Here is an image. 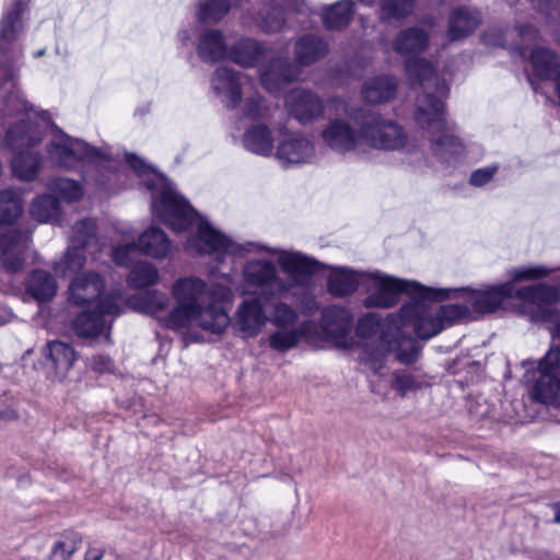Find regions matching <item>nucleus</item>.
<instances>
[{
    "instance_id": "ea45409f",
    "label": "nucleus",
    "mask_w": 560,
    "mask_h": 560,
    "mask_svg": "<svg viewBox=\"0 0 560 560\" xmlns=\"http://www.w3.org/2000/svg\"><path fill=\"white\" fill-rule=\"evenodd\" d=\"M27 291L35 300L44 302L55 296L57 284L48 272L35 270L27 280Z\"/></svg>"
},
{
    "instance_id": "5fc2aeb1",
    "label": "nucleus",
    "mask_w": 560,
    "mask_h": 560,
    "mask_svg": "<svg viewBox=\"0 0 560 560\" xmlns=\"http://www.w3.org/2000/svg\"><path fill=\"white\" fill-rule=\"evenodd\" d=\"M517 35L523 42L535 40L538 37V32L532 25H520L516 27Z\"/></svg>"
},
{
    "instance_id": "1a4fd4ad",
    "label": "nucleus",
    "mask_w": 560,
    "mask_h": 560,
    "mask_svg": "<svg viewBox=\"0 0 560 560\" xmlns=\"http://www.w3.org/2000/svg\"><path fill=\"white\" fill-rule=\"evenodd\" d=\"M22 212V201L13 190L0 191V262L11 272L19 271L27 257L30 236L11 228Z\"/></svg>"
},
{
    "instance_id": "f03ea898",
    "label": "nucleus",
    "mask_w": 560,
    "mask_h": 560,
    "mask_svg": "<svg viewBox=\"0 0 560 560\" xmlns=\"http://www.w3.org/2000/svg\"><path fill=\"white\" fill-rule=\"evenodd\" d=\"M12 110L26 112L31 115V121L35 131H39L42 140L46 139V156L54 166L63 170H74L80 164H85L89 170L83 179L88 185H93L100 190H114L118 186L119 170L121 167L120 154L109 145L95 148L85 141L72 138L60 130L51 120L46 110H36L16 91L14 94Z\"/></svg>"
},
{
    "instance_id": "423d86ee",
    "label": "nucleus",
    "mask_w": 560,
    "mask_h": 560,
    "mask_svg": "<svg viewBox=\"0 0 560 560\" xmlns=\"http://www.w3.org/2000/svg\"><path fill=\"white\" fill-rule=\"evenodd\" d=\"M398 318L389 316L384 323L375 314L363 316L357 326L360 337L359 358L374 374L385 375L386 358L395 352L401 363L413 362L419 353L418 342L407 336Z\"/></svg>"
},
{
    "instance_id": "052dcab7",
    "label": "nucleus",
    "mask_w": 560,
    "mask_h": 560,
    "mask_svg": "<svg viewBox=\"0 0 560 560\" xmlns=\"http://www.w3.org/2000/svg\"><path fill=\"white\" fill-rule=\"evenodd\" d=\"M10 317H11V313H10V312H7V313L4 314V316H3V318H2V319H0V324L5 323L7 320H9V319H10Z\"/></svg>"
},
{
    "instance_id": "473e14b6",
    "label": "nucleus",
    "mask_w": 560,
    "mask_h": 560,
    "mask_svg": "<svg viewBox=\"0 0 560 560\" xmlns=\"http://www.w3.org/2000/svg\"><path fill=\"white\" fill-rule=\"evenodd\" d=\"M270 49L262 43L242 37L230 48L229 59L236 65L249 68L255 67L269 56Z\"/></svg>"
},
{
    "instance_id": "13d9d810",
    "label": "nucleus",
    "mask_w": 560,
    "mask_h": 560,
    "mask_svg": "<svg viewBox=\"0 0 560 560\" xmlns=\"http://www.w3.org/2000/svg\"><path fill=\"white\" fill-rule=\"evenodd\" d=\"M553 510H555L553 523L560 524V503H556L553 505Z\"/></svg>"
},
{
    "instance_id": "bb28decb",
    "label": "nucleus",
    "mask_w": 560,
    "mask_h": 560,
    "mask_svg": "<svg viewBox=\"0 0 560 560\" xmlns=\"http://www.w3.org/2000/svg\"><path fill=\"white\" fill-rule=\"evenodd\" d=\"M170 299L166 293L159 290H144L125 299L122 296L121 312L127 306L136 312L148 314L159 320L164 327L163 319L167 316Z\"/></svg>"
},
{
    "instance_id": "e433bc0d",
    "label": "nucleus",
    "mask_w": 560,
    "mask_h": 560,
    "mask_svg": "<svg viewBox=\"0 0 560 560\" xmlns=\"http://www.w3.org/2000/svg\"><path fill=\"white\" fill-rule=\"evenodd\" d=\"M236 0H198L194 14L200 23L217 24L230 12Z\"/></svg>"
},
{
    "instance_id": "7c9ffc66",
    "label": "nucleus",
    "mask_w": 560,
    "mask_h": 560,
    "mask_svg": "<svg viewBox=\"0 0 560 560\" xmlns=\"http://www.w3.org/2000/svg\"><path fill=\"white\" fill-rule=\"evenodd\" d=\"M529 63L532 66V74L528 77L534 90V79L539 81H551V79L560 73V56L548 47H534L529 51Z\"/></svg>"
},
{
    "instance_id": "680f3d73",
    "label": "nucleus",
    "mask_w": 560,
    "mask_h": 560,
    "mask_svg": "<svg viewBox=\"0 0 560 560\" xmlns=\"http://www.w3.org/2000/svg\"><path fill=\"white\" fill-rule=\"evenodd\" d=\"M44 54H45V49H40V50H38V51H36V52L34 54V57H35V58H39V57L44 56Z\"/></svg>"
},
{
    "instance_id": "4be33fe9",
    "label": "nucleus",
    "mask_w": 560,
    "mask_h": 560,
    "mask_svg": "<svg viewBox=\"0 0 560 560\" xmlns=\"http://www.w3.org/2000/svg\"><path fill=\"white\" fill-rule=\"evenodd\" d=\"M104 281L96 272H83L78 275L70 283L69 300L75 305H91L100 307L108 304L122 305V295L120 292L104 295Z\"/></svg>"
},
{
    "instance_id": "c03bdc74",
    "label": "nucleus",
    "mask_w": 560,
    "mask_h": 560,
    "mask_svg": "<svg viewBox=\"0 0 560 560\" xmlns=\"http://www.w3.org/2000/svg\"><path fill=\"white\" fill-rule=\"evenodd\" d=\"M555 269L544 265H522L506 270V276L513 285L515 282L535 281L549 276Z\"/></svg>"
},
{
    "instance_id": "864d4df0",
    "label": "nucleus",
    "mask_w": 560,
    "mask_h": 560,
    "mask_svg": "<svg viewBox=\"0 0 560 560\" xmlns=\"http://www.w3.org/2000/svg\"><path fill=\"white\" fill-rule=\"evenodd\" d=\"M94 371L104 373L112 371L113 362L107 355H95L91 361Z\"/></svg>"
},
{
    "instance_id": "c756f323",
    "label": "nucleus",
    "mask_w": 560,
    "mask_h": 560,
    "mask_svg": "<svg viewBox=\"0 0 560 560\" xmlns=\"http://www.w3.org/2000/svg\"><path fill=\"white\" fill-rule=\"evenodd\" d=\"M198 57L207 63H215L229 59L230 48L224 33L217 28H206L198 36Z\"/></svg>"
},
{
    "instance_id": "f3484780",
    "label": "nucleus",
    "mask_w": 560,
    "mask_h": 560,
    "mask_svg": "<svg viewBox=\"0 0 560 560\" xmlns=\"http://www.w3.org/2000/svg\"><path fill=\"white\" fill-rule=\"evenodd\" d=\"M96 224L92 219H85L73 226L68 250L60 260L55 262V272L68 277L81 270L86 261L84 253L93 255L98 247Z\"/></svg>"
},
{
    "instance_id": "5701e85b",
    "label": "nucleus",
    "mask_w": 560,
    "mask_h": 560,
    "mask_svg": "<svg viewBox=\"0 0 560 560\" xmlns=\"http://www.w3.org/2000/svg\"><path fill=\"white\" fill-rule=\"evenodd\" d=\"M121 313L120 304L93 307L79 314L72 324L75 335L85 339L109 340L110 325L114 316Z\"/></svg>"
},
{
    "instance_id": "4c0bfd02",
    "label": "nucleus",
    "mask_w": 560,
    "mask_h": 560,
    "mask_svg": "<svg viewBox=\"0 0 560 560\" xmlns=\"http://www.w3.org/2000/svg\"><path fill=\"white\" fill-rule=\"evenodd\" d=\"M477 11L466 8L453 12L450 19L448 37L451 40L460 39L470 34L479 24Z\"/></svg>"
},
{
    "instance_id": "ddd939ff",
    "label": "nucleus",
    "mask_w": 560,
    "mask_h": 560,
    "mask_svg": "<svg viewBox=\"0 0 560 560\" xmlns=\"http://www.w3.org/2000/svg\"><path fill=\"white\" fill-rule=\"evenodd\" d=\"M365 299L363 304L366 307L388 308L394 306L400 293H406L410 299L433 298L434 288L424 287L417 281L395 278L378 270L365 271L363 280Z\"/></svg>"
},
{
    "instance_id": "c85d7f7f",
    "label": "nucleus",
    "mask_w": 560,
    "mask_h": 560,
    "mask_svg": "<svg viewBox=\"0 0 560 560\" xmlns=\"http://www.w3.org/2000/svg\"><path fill=\"white\" fill-rule=\"evenodd\" d=\"M322 265L315 275L324 268L328 270L327 291L332 296L346 298L354 293L359 287H363L365 271L342 266H326L323 262Z\"/></svg>"
},
{
    "instance_id": "a211bd4d",
    "label": "nucleus",
    "mask_w": 560,
    "mask_h": 560,
    "mask_svg": "<svg viewBox=\"0 0 560 560\" xmlns=\"http://www.w3.org/2000/svg\"><path fill=\"white\" fill-rule=\"evenodd\" d=\"M445 300L412 296L393 317L398 318L402 327H411L419 338L429 339L444 329L439 310L431 303Z\"/></svg>"
},
{
    "instance_id": "f704fd0d",
    "label": "nucleus",
    "mask_w": 560,
    "mask_h": 560,
    "mask_svg": "<svg viewBox=\"0 0 560 560\" xmlns=\"http://www.w3.org/2000/svg\"><path fill=\"white\" fill-rule=\"evenodd\" d=\"M47 358L50 363L48 374L54 380L61 381L75 361V351L70 345L55 340L47 345Z\"/></svg>"
},
{
    "instance_id": "6e6552de",
    "label": "nucleus",
    "mask_w": 560,
    "mask_h": 560,
    "mask_svg": "<svg viewBox=\"0 0 560 560\" xmlns=\"http://www.w3.org/2000/svg\"><path fill=\"white\" fill-rule=\"evenodd\" d=\"M428 35L418 27H410L398 33L393 43V49L405 58V71L411 85H420L424 95L446 96L447 85L441 79L431 62L417 58L428 47Z\"/></svg>"
},
{
    "instance_id": "a19ab883",
    "label": "nucleus",
    "mask_w": 560,
    "mask_h": 560,
    "mask_svg": "<svg viewBox=\"0 0 560 560\" xmlns=\"http://www.w3.org/2000/svg\"><path fill=\"white\" fill-rule=\"evenodd\" d=\"M81 545L82 537L79 533L66 530L52 542L48 558L49 560H71Z\"/></svg>"
},
{
    "instance_id": "20e7f679",
    "label": "nucleus",
    "mask_w": 560,
    "mask_h": 560,
    "mask_svg": "<svg viewBox=\"0 0 560 560\" xmlns=\"http://www.w3.org/2000/svg\"><path fill=\"white\" fill-rule=\"evenodd\" d=\"M222 278L223 282L214 280L210 284L195 276L176 279L171 287L175 306L163 319L164 327L176 331L194 328L213 334L224 331L230 317L222 302L230 301L233 295V277L224 273Z\"/></svg>"
},
{
    "instance_id": "49530a36",
    "label": "nucleus",
    "mask_w": 560,
    "mask_h": 560,
    "mask_svg": "<svg viewBox=\"0 0 560 560\" xmlns=\"http://www.w3.org/2000/svg\"><path fill=\"white\" fill-rule=\"evenodd\" d=\"M383 19H400L411 13L413 0H381Z\"/></svg>"
},
{
    "instance_id": "f8f14e48",
    "label": "nucleus",
    "mask_w": 560,
    "mask_h": 560,
    "mask_svg": "<svg viewBox=\"0 0 560 560\" xmlns=\"http://www.w3.org/2000/svg\"><path fill=\"white\" fill-rule=\"evenodd\" d=\"M22 0H16L13 8L0 20V83L8 92V106L12 108L14 94L20 91L14 62L21 58V49L14 40L23 31Z\"/></svg>"
},
{
    "instance_id": "f257e3e1",
    "label": "nucleus",
    "mask_w": 560,
    "mask_h": 560,
    "mask_svg": "<svg viewBox=\"0 0 560 560\" xmlns=\"http://www.w3.org/2000/svg\"><path fill=\"white\" fill-rule=\"evenodd\" d=\"M125 160L140 183L151 191L152 215L175 232H189L186 249L213 256L219 262L226 257L255 250L256 245L237 242L217 230L207 218L197 213L189 202L176 191L173 184L160 172L135 154H125Z\"/></svg>"
},
{
    "instance_id": "2eb2a0df",
    "label": "nucleus",
    "mask_w": 560,
    "mask_h": 560,
    "mask_svg": "<svg viewBox=\"0 0 560 560\" xmlns=\"http://www.w3.org/2000/svg\"><path fill=\"white\" fill-rule=\"evenodd\" d=\"M335 114L320 131L323 143L338 154L354 152L363 144L361 137L362 114H355L342 100H331Z\"/></svg>"
},
{
    "instance_id": "cd10ccee",
    "label": "nucleus",
    "mask_w": 560,
    "mask_h": 560,
    "mask_svg": "<svg viewBox=\"0 0 560 560\" xmlns=\"http://www.w3.org/2000/svg\"><path fill=\"white\" fill-rule=\"evenodd\" d=\"M323 329L327 339L332 341L336 347L349 349L353 346L350 335L351 320L342 307L330 306L323 312Z\"/></svg>"
},
{
    "instance_id": "3c124183",
    "label": "nucleus",
    "mask_w": 560,
    "mask_h": 560,
    "mask_svg": "<svg viewBox=\"0 0 560 560\" xmlns=\"http://www.w3.org/2000/svg\"><path fill=\"white\" fill-rule=\"evenodd\" d=\"M299 306L304 315H311L319 310V303L312 294H303L299 300Z\"/></svg>"
},
{
    "instance_id": "09e8293b",
    "label": "nucleus",
    "mask_w": 560,
    "mask_h": 560,
    "mask_svg": "<svg viewBox=\"0 0 560 560\" xmlns=\"http://www.w3.org/2000/svg\"><path fill=\"white\" fill-rule=\"evenodd\" d=\"M283 10L281 8H271L266 15L261 16L260 25L266 32H277L283 26Z\"/></svg>"
},
{
    "instance_id": "9b49d317",
    "label": "nucleus",
    "mask_w": 560,
    "mask_h": 560,
    "mask_svg": "<svg viewBox=\"0 0 560 560\" xmlns=\"http://www.w3.org/2000/svg\"><path fill=\"white\" fill-rule=\"evenodd\" d=\"M210 83L221 102L230 109L240 108L242 117L268 118L275 109V106L258 94L246 96L242 103L241 73L231 68H217L211 75Z\"/></svg>"
},
{
    "instance_id": "c9c22d12",
    "label": "nucleus",
    "mask_w": 560,
    "mask_h": 560,
    "mask_svg": "<svg viewBox=\"0 0 560 560\" xmlns=\"http://www.w3.org/2000/svg\"><path fill=\"white\" fill-rule=\"evenodd\" d=\"M361 3L373 5L375 0H341L325 8L320 14L324 25L329 30H339L350 22L354 5Z\"/></svg>"
},
{
    "instance_id": "9d476101",
    "label": "nucleus",
    "mask_w": 560,
    "mask_h": 560,
    "mask_svg": "<svg viewBox=\"0 0 560 560\" xmlns=\"http://www.w3.org/2000/svg\"><path fill=\"white\" fill-rule=\"evenodd\" d=\"M328 51V44L313 35L303 36L295 42L294 63L282 57H270L269 62L260 70V82L269 92H277L285 83L299 75V66H308Z\"/></svg>"
},
{
    "instance_id": "7ed1b4c3",
    "label": "nucleus",
    "mask_w": 560,
    "mask_h": 560,
    "mask_svg": "<svg viewBox=\"0 0 560 560\" xmlns=\"http://www.w3.org/2000/svg\"><path fill=\"white\" fill-rule=\"evenodd\" d=\"M256 245L255 250L237 255L249 257L242 267L243 290L246 293H261L280 300L295 296V290L306 288L315 273L323 267L315 257L301 250L270 247L260 242L246 241Z\"/></svg>"
},
{
    "instance_id": "6e6d98bb",
    "label": "nucleus",
    "mask_w": 560,
    "mask_h": 560,
    "mask_svg": "<svg viewBox=\"0 0 560 560\" xmlns=\"http://www.w3.org/2000/svg\"><path fill=\"white\" fill-rule=\"evenodd\" d=\"M483 42L487 45H491V46H504L506 40L504 39L502 32L499 31L497 34L493 31V32L486 33L483 35Z\"/></svg>"
},
{
    "instance_id": "a878e982",
    "label": "nucleus",
    "mask_w": 560,
    "mask_h": 560,
    "mask_svg": "<svg viewBox=\"0 0 560 560\" xmlns=\"http://www.w3.org/2000/svg\"><path fill=\"white\" fill-rule=\"evenodd\" d=\"M285 108L302 125L318 119L324 113L320 97L304 89H294L285 96Z\"/></svg>"
},
{
    "instance_id": "0eeeda50",
    "label": "nucleus",
    "mask_w": 560,
    "mask_h": 560,
    "mask_svg": "<svg viewBox=\"0 0 560 560\" xmlns=\"http://www.w3.org/2000/svg\"><path fill=\"white\" fill-rule=\"evenodd\" d=\"M444 96H418L415 109L417 124L430 133V150L435 161L444 168H456L482 156L481 147L458 137L446 120Z\"/></svg>"
},
{
    "instance_id": "393cba45",
    "label": "nucleus",
    "mask_w": 560,
    "mask_h": 560,
    "mask_svg": "<svg viewBox=\"0 0 560 560\" xmlns=\"http://www.w3.org/2000/svg\"><path fill=\"white\" fill-rule=\"evenodd\" d=\"M539 373L533 387V396L544 404H549L560 395V347H550L539 362Z\"/></svg>"
},
{
    "instance_id": "bf43d9fd",
    "label": "nucleus",
    "mask_w": 560,
    "mask_h": 560,
    "mask_svg": "<svg viewBox=\"0 0 560 560\" xmlns=\"http://www.w3.org/2000/svg\"><path fill=\"white\" fill-rule=\"evenodd\" d=\"M290 7H294L296 11H302V8L299 4V0H288Z\"/></svg>"
},
{
    "instance_id": "b1692460",
    "label": "nucleus",
    "mask_w": 560,
    "mask_h": 560,
    "mask_svg": "<svg viewBox=\"0 0 560 560\" xmlns=\"http://www.w3.org/2000/svg\"><path fill=\"white\" fill-rule=\"evenodd\" d=\"M316 155L314 142L307 137L290 131H280L273 158L283 167L312 163Z\"/></svg>"
},
{
    "instance_id": "4d7b16f0",
    "label": "nucleus",
    "mask_w": 560,
    "mask_h": 560,
    "mask_svg": "<svg viewBox=\"0 0 560 560\" xmlns=\"http://www.w3.org/2000/svg\"><path fill=\"white\" fill-rule=\"evenodd\" d=\"M104 549L96 546H90L83 557V560H103Z\"/></svg>"
},
{
    "instance_id": "72a5a7b5",
    "label": "nucleus",
    "mask_w": 560,
    "mask_h": 560,
    "mask_svg": "<svg viewBox=\"0 0 560 560\" xmlns=\"http://www.w3.org/2000/svg\"><path fill=\"white\" fill-rule=\"evenodd\" d=\"M242 142L247 151L259 156H273L276 151L272 130L262 122L248 126L243 135Z\"/></svg>"
},
{
    "instance_id": "dca6fc26",
    "label": "nucleus",
    "mask_w": 560,
    "mask_h": 560,
    "mask_svg": "<svg viewBox=\"0 0 560 560\" xmlns=\"http://www.w3.org/2000/svg\"><path fill=\"white\" fill-rule=\"evenodd\" d=\"M511 282H502L493 285H482L478 289L462 288H434L435 299H452L468 303L474 319L477 315L495 312L505 300L516 296L517 291Z\"/></svg>"
},
{
    "instance_id": "39448f33",
    "label": "nucleus",
    "mask_w": 560,
    "mask_h": 560,
    "mask_svg": "<svg viewBox=\"0 0 560 560\" xmlns=\"http://www.w3.org/2000/svg\"><path fill=\"white\" fill-rule=\"evenodd\" d=\"M267 323L275 330L268 335L266 342L271 350L279 353H287L295 349L303 338H310L313 326L312 320L299 323L296 308L282 300L271 302L267 312L266 304L258 295L242 300L232 318L234 331L243 339L256 338Z\"/></svg>"
},
{
    "instance_id": "37998d69",
    "label": "nucleus",
    "mask_w": 560,
    "mask_h": 560,
    "mask_svg": "<svg viewBox=\"0 0 560 560\" xmlns=\"http://www.w3.org/2000/svg\"><path fill=\"white\" fill-rule=\"evenodd\" d=\"M158 268L149 261L137 262L128 276V284L132 288H145L158 283Z\"/></svg>"
},
{
    "instance_id": "603ef678",
    "label": "nucleus",
    "mask_w": 560,
    "mask_h": 560,
    "mask_svg": "<svg viewBox=\"0 0 560 560\" xmlns=\"http://www.w3.org/2000/svg\"><path fill=\"white\" fill-rule=\"evenodd\" d=\"M195 37V26L186 25L180 27L176 33V42L182 48L189 47Z\"/></svg>"
},
{
    "instance_id": "412c9836",
    "label": "nucleus",
    "mask_w": 560,
    "mask_h": 560,
    "mask_svg": "<svg viewBox=\"0 0 560 560\" xmlns=\"http://www.w3.org/2000/svg\"><path fill=\"white\" fill-rule=\"evenodd\" d=\"M137 248L153 259H164L173 250V245L163 230L150 226L143 231L138 244L130 242L125 245H117L112 249V258L118 266H129L137 255Z\"/></svg>"
},
{
    "instance_id": "de8ad7c7",
    "label": "nucleus",
    "mask_w": 560,
    "mask_h": 560,
    "mask_svg": "<svg viewBox=\"0 0 560 560\" xmlns=\"http://www.w3.org/2000/svg\"><path fill=\"white\" fill-rule=\"evenodd\" d=\"M392 387L401 396L407 395L421 387V382L411 374H394L392 378Z\"/></svg>"
},
{
    "instance_id": "a18cd8bd",
    "label": "nucleus",
    "mask_w": 560,
    "mask_h": 560,
    "mask_svg": "<svg viewBox=\"0 0 560 560\" xmlns=\"http://www.w3.org/2000/svg\"><path fill=\"white\" fill-rule=\"evenodd\" d=\"M438 310L444 328L462 320L474 319L468 303L463 301H457V303L454 304L439 306Z\"/></svg>"
},
{
    "instance_id": "6ab92c4d",
    "label": "nucleus",
    "mask_w": 560,
    "mask_h": 560,
    "mask_svg": "<svg viewBox=\"0 0 560 560\" xmlns=\"http://www.w3.org/2000/svg\"><path fill=\"white\" fill-rule=\"evenodd\" d=\"M361 137L363 144L383 151H398L407 144L405 129L395 120L378 114L362 115Z\"/></svg>"
},
{
    "instance_id": "58836bf2",
    "label": "nucleus",
    "mask_w": 560,
    "mask_h": 560,
    "mask_svg": "<svg viewBox=\"0 0 560 560\" xmlns=\"http://www.w3.org/2000/svg\"><path fill=\"white\" fill-rule=\"evenodd\" d=\"M49 194L58 201L72 203L79 201L84 194L83 186L68 177H57L47 184Z\"/></svg>"
},
{
    "instance_id": "8fccbe9b",
    "label": "nucleus",
    "mask_w": 560,
    "mask_h": 560,
    "mask_svg": "<svg viewBox=\"0 0 560 560\" xmlns=\"http://www.w3.org/2000/svg\"><path fill=\"white\" fill-rule=\"evenodd\" d=\"M497 172V165H488L485 167L477 168L471 173L469 177V184L475 187L485 186L493 178Z\"/></svg>"
},
{
    "instance_id": "4468645a",
    "label": "nucleus",
    "mask_w": 560,
    "mask_h": 560,
    "mask_svg": "<svg viewBox=\"0 0 560 560\" xmlns=\"http://www.w3.org/2000/svg\"><path fill=\"white\" fill-rule=\"evenodd\" d=\"M42 141L39 131H35L31 121V115L26 113V119L11 126L5 136V145L14 152L11 161L13 174L22 180H34L42 167V156L32 151Z\"/></svg>"
},
{
    "instance_id": "79ce46f5",
    "label": "nucleus",
    "mask_w": 560,
    "mask_h": 560,
    "mask_svg": "<svg viewBox=\"0 0 560 560\" xmlns=\"http://www.w3.org/2000/svg\"><path fill=\"white\" fill-rule=\"evenodd\" d=\"M30 212L40 223H54L59 219L60 206L50 194H45L34 199Z\"/></svg>"
},
{
    "instance_id": "aec40b11",
    "label": "nucleus",
    "mask_w": 560,
    "mask_h": 560,
    "mask_svg": "<svg viewBox=\"0 0 560 560\" xmlns=\"http://www.w3.org/2000/svg\"><path fill=\"white\" fill-rule=\"evenodd\" d=\"M518 300L528 306L536 320L553 323L550 329L553 342L560 341L559 293L547 284L527 285L517 291Z\"/></svg>"
},
{
    "instance_id": "2f4dec72",
    "label": "nucleus",
    "mask_w": 560,
    "mask_h": 560,
    "mask_svg": "<svg viewBox=\"0 0 560 560\" xmlns=\"http://www.w3.org/2000/svg\"><path fill=\"white\" fill-rule=\"evenodd\" d=\"M397 89V78L388 74L375 75L363 82L361 97L368 104H385L396 97Z\"/></svg>"
},
{
    "instance_id": "e2e57ef3",
    "label": "nucleus",
    "mask_w": 560,
    "mask_h": 560,
    "mask_svg": "<svg viewBox=\"0 0 560 560\" xmlns=\"http://www.w3.org/2000/svg\"><path fill=\"white\" fill-rule=\"evenodd\" d=\"M517 49L520 50V54H521L522 56H524V55H525L524 49H523L521 46H518V47H517Z\"/></svg>"
}]
</instances>
